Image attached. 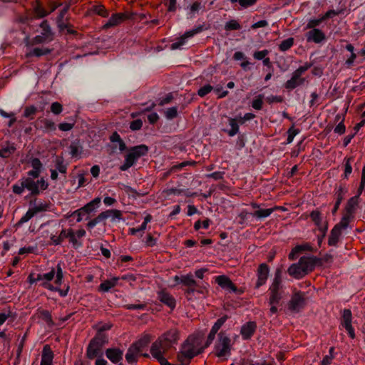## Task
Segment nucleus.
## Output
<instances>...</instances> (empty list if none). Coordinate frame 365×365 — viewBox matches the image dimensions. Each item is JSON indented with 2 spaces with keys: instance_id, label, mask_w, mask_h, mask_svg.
I'll use <instances>...</instances> for the list:
<instances>
[{
  "instance_id": "1",
  "label": "nucleus",
  "mask_w": 365,
  "mask_h": 365,
  "mask_svg": "<svg viewBox=\"0 0 365 365\" xmlns=\"http://www.w3.org/2000/svg\"><path fill=\"white\" fill-rule=\"evenodd\" d=\"M283 293L282 271L277 269L269 287V315L275 314L278 312L277 306L283 298Z\"/></svg>"
},
{
  "instance_id": "2",
  "label": "nucleus",
  "mask_w": 365,
  "mask_h": 365,
  "mask_svg": "<svg viewBox=\"0 0 365 365\" xmlns=\"http://www.w3.org/2000/svg\"><path fill=\"white\" fill-rule=\"evenodd\" d=\"M204 349L202 345V339L197 336L191 335L182 344L178 358L182 363H188L191 359L200 354Z\"/></svg>"
},
{
  "instance_id": "3",
  "label": "nucleus",
  "mask_w": 365,
  "mask_h": 365,
  "mask_svg": "<svg viewBox=\"0 0 365 365\" xmlns=\"http://www.w3.org/2000/svg\"><path fill=\"white\" fill-rule=\"evenodd\" d=\"M19 182V184L16 183L12 186V191L17 195H21L26 189L30 192L31 195H37L41 192L46 190L48 186V182L43 178L36 181L31 179V178H22Z\"/></svg>"
},
{
  "instance_id": "4",
  "label": "nucleus",
  "mask_w": 365,
  "mask_h": 365,
  "mask_svg": "<svg viewBox=\"0 0 365 365\" xmlns=\"http://www.w3.org/2000/svg\"><path fill=\"white\" fill-rule=\"evenodd\" d=\"M55 277V284L57 286H61L63 282V274L60 264H57L56 269L52 268L51 271L47 273L38 274V279H40L41 281L40 286L50 291L58 290L56 287L50 283Z\"/></svg>"
},
{
  "instance_id": "5",
  "label": "nucleus",
  "mask_w": 365,
  "mask_h": 365,
  "mask_svg": "<svg viewBox=\"0 0 365 365\" xmlns=\"http://www.w3.org/2000/svg\"><path fill=\"white\" fill-rule=\"evenodd\" d=\"M150 336L148 334L143 336L135 343L133 344L128 349L125 354V359L130 364H133L138 361L140 356H148L147 353H144V349L150 342Z\"/></svg>"
},
{
  "instance_id": "6",
  "label": "nucleus",
  "mask_w": 365,
  "mask_h": 365,
  "mask_svg": "<svg viewBox=\"0 0 365 365\" xmlns=\"http://www.w3.org/2000/svg\"><path fill=\"white\" fill-rule=\"evenodd\" d=\"M148 152V147L144 144L130 148L125 157L124 163L120 166V170H128L140 157L147 155Z\"/></svg>"
},
{
  "instance_id": "7",
  "label": "nucleus",
  "mask_w": 365,
  "mask_h": 365,
  "mask_svg": "<svg viewBox=\"0 0 365 365\" xmlns=\"http://www.w3.org/2000/svg\"><path fill=\"white\" fill-rule=\"evenodd\" d=\"M108 341V336L105 333L97 332L96 336L90 341L86 351L88 359H93L103 354L102 349Z\"/></svg>"
},
{
  "instance_id": "8",
  "label": "nucleus",
  "mask_w": 365,
  "mask_h": 365,
  "mask_svg": "<svg viewBox=\"0 0 365 365\" xmlns=\"http://www.w3.org/2000/svg\"><path fill=\"white\" fill-rule=\"evenodd\" d=\"M312 66L309 63H305L304 65L299 66L292 73L291 78L287 81L284 83V88L287 90H293L297 87L303 85L306 79L302 77V75L308 71Z\"/></svg>"
},
{
  "instance_id": "9",
  "label": "nucleus",
  "mask_w": 365,
  "mask_h": 365,
  "mask_svg": "<svg viewBox=\"0 0 365 365\" xmlns=\"http://www.w3.org/2000/svg\"><path fill=\"white\" fill-rule=\"evenodd\" d=\"M231 347L232 343L229 336L223 331L220 332L215 347L216 355L218 357H226L230 356Z\"/></svg>"
},
{
  "instance_id": "10",
  "label": "nucleus",
  "mask_w": 365,
  "mask_h": 365,
  "mask_svg": "<svg viewBox=\"0 0 365 365\" xmlns=\"http://www.w3.org/2000/svg\"><path fill=\"white\" fill-rule=\"evenodd\" d=\"M41 227L43 229L42 236L45 239L49 240L48 245L55 246L56 239L59 232V228H61L60 223L56 221H49L41 225Z\"/></svg>"
},
{
  "instance_id": "11",
  "label": "nucleus",
  "mask_w": 365,
  "mask_h": 365,
  "mask_svg": "<svg viewBox=\"0 0 365 365\" xmlns=\"http://www.w3.org/2000/svg\"><path fill=\"white\" fill-rule=\"evenodd\" d=\"M42 31L39 35L36 36L31 41V45L41 44L50 42L53 40V34L51 28L46 21H43L40 24Z\"/></svg>"
},
{
  "instance_id": "12",
  "label": "nucleus",
  "mask_w": 365,
  "mask_h": 365,
  "mask_svg": "<svg viewBox=\"0 0 365 365\" xmlns=\"http://www.w3.org/2000/svg\"><path fill=\"white\" fill-rule=\"evenodd\" d=\"M203 30V26L200 25L195 27L194 29L187 31L183 35H182L175 42L173 43L170 46L172 50L180 49L184 46L187 40L200 34Z\"/></svg>"
},
{
  "instance_id": "13",
  "label": "nucleus",
  "mask_w": 365,
  "mask_h": 365,
  "mask_svg": "<svg viewBox=\"0 0 365 365\" xmlns=\"http://www.w3.org/2000/svg\"><path fill=\"white\" fill-rule=\"evenodd\" d=\"M68 240L69 244L74 249H78L83 245L82 238L86 236V231L83 229H79L75 230L72 228H69L68 232Z\"/></svg>"
},
{
  "instance_id": "14",
  "label": "nucleus",
  "mask_w": 365,
  "mask_h": 365,
  "mask_svg": "<svg viewBox=\"0 0 365 365\" xmlns=\"http://www.w3.org/2000/svg\"><path fill=\"white\" fill-rule=\"evenodd\" d=\"M305 305L304 294L297 292L293 294L288 303V309L292 312H299Z\"/></svg>"
},
{
  "instance_id": "15",
  "label": "nucleus",
  "mask_w": 365,
  "mask_h": 365,
  "mask_svg": "<svg viewBox=\"0 0 365 365\" xmlns=\"http://www.w3.org/2000/svg\"><path fill=\"white\" fill-rule=\"evenodd\" d=\"M310 218L317 227L319 231L323 233V235H326L328 230V223L326 217L319 211L313 210L310 213Z\"/></svg>"
},
{
  "instance_id": "16",
  "label": "nucleus",
  "mask_w": 365,
  "mask_h": 365,
  "mask_svg": "<svg viewBox=\"0 0 365 365\" xmlns=\"http://www.w3.org/2000/svg\"><path fill=\"white\" fill-rule=\"evenodd\" d=\"M165 348L170 349L179 340V331L176 329H171L158 337Z\"/></svg>"
},
{
  "instance_id": "17",
  "label": "nucleus",
  "mask_w": 365,
  "mask_h": 365,
  "mask_svg": "<svg viewBox=\"0 0 365 365\" xmlns=\"http://www.w3.org/2000/svg\"><path fill=\"white\" fill-rule=\"evenodd\" d=\"M352 314L350 309H345L342 313V317L341 321V324L347 331L349 336L351 339L355 338V332L354 329L352 327Z\"/></svg>"
},
{
  "instance_id": "18",
  "label": "nucleus",
  "mask_w": 365,
  "mask_h": 365,
  "mask_svg": "<svg viewBox=\"0 0 365 365\" xmlns=\"http://www.w3.org/2000/svg\"><path fill=\"white\" fill-rule=\"evenodd\" d=\"M269 274V268L265 263L260 264L257 270V282L255 286V289H259L267 282Z\"/></svg>"
},
{
  "instance_id": "19",
  "label": "nucleus",
  "mask_w": 365,
  "mask_h": 365,
  "mask_svg": "<svg viewBox=\"0 0 365 365\" xmlns=\"http://www.w3.org/2000/svg\"><path fill=\"white\" fill-rule=\"evenodd\" d=\"M168 350V348L164 346V343L158 338L155 342L153 343L150 347V354L157 361H159L165 356V353Z\"/></svg>"
},
{
  "instance_id": "20",
  "label": "nucleus",
  "mask_w": 365,
  "mask_h": 365,
  "mask_svg": "<svg viewBox=\"0 0 365 365\" xmlns=\"http://www.w3.org/2000/svg\"><path fill=\"white\" fill-rule=\"evenodd\" d=\"M128 16L125 13H115L113 14L108 21L102 26L103 30L108 29L110 28L115 27L122 24Z\"/></svg>"
},
{
  "instance_id": "21",
  "label": "nucleus",
  "mask_w": 365,
  "mask_h": 365,
  "mask_svg": "<svg viewBox=\"0 0 365 365\" xmlns=\"http://www.w3.org/2000/svg\"><path fill=\"white\" fill-rule=\"evenodd\" d=\"M215 282L223 289L229 292L235 293L237 291V287L232 283L230 279L226 275H219L215 277Z\"/></svg>"
},
{
  "instance_id": "22",
  "label": "nucleus",
  "mask_w": 365,
  "mask_h": 365,
  "mask_svg": "<svg viewBox=\"0 0 365 365\" xmlns=\"http://www.w3.org/2000/svg\"><path fill=\"white\" fill-rule=\"evenodd\" d=\"M36 128L43 133H49L56 130L55 123L48 118H38L36 122Z\"/></svg>"
},
{
  "instance_id": "23",
  "label": "nucleus",
  "mask_w": 365,
  "mask_h": 365,
  "mask_svg": "<svg viewBox=\"0 0 365 365\" xmlns=\"http://www.w3.org/2000/svg\"><path fill=\"white\" fill-rule=\"evenodd\" d=\"M158 299L170 307L171 309H173L175 307L176 302L175 298L168 292L162 290L158 292Z\"/></svg>"
},
{
  "instance_id": "24",
  "label": "nucleus",
  "mask_w": 365,
  "mask_h": 365,
  "mask_svg": "<svg viewBox=\"0 0 365 365\" xmlns=\"http://www.w3.org/2000/svg\"><path fill=\"white\" fill-rule=\"evenodd\" d=\"M307 40L309 42H314L316 43H321L325 39V34L323 31L318 29H313L307 33Z\"/></svg>"
},
{
  "instance_id": "25",
  "label": "nucleus",
  "mask_w": 365,
  "mask_h": 365,
  "mask_svg": "<svg viewBox=\"0 0 365 365\" xmlns=\"http://www.w3.org/2000/svg\"><path fill=\"white\" fill-rule=\"evenodd\" d=\"M298 263L300 264L306 275L312 272L315 267V261L312 258L308 257H301Z\"/></svg>"
},
{
  "instance_id": "26",
  "label": "nucleus",
  "mask_w": 365,
  "mask_h": 365,
  "mask_svg": "<svg viewBox=\"0 0 365 365\" xmlns=\"http://www.w3.org/2000/svg\"><path fill=\"white\" fill-rule=\"evenodd\" d=\"M256 324L254 322H249L245 324L240 330V334L243 339H249L255 333L256 329Z\"/></svg>"
},
{
  "instance_id": "27",
  "label": "nucleus",
  "mask_w": 365,
  "mask_h": 365,
  "mask_svg": "<svg viewBox=\"0 0 365 365\" xmlns=\"http://www.w3.org/2000/svg\"><path fill=\"white\" fill-rule=\"evenodd\" d=\"M87 15L97 14L102 17H108L109 11L105 8L103 4L93 5L86 11Z\"/></svg>"
},
{
  "instance_id": "28",
  "label": "nucleus",
  "mask_w": 365,
  "mask_h": 365,
  "mask_svg": "<svg viewBox=\"0 0 365 365\" xmlns=\"http://www.w3.org/2000/svg\"><path fill=\"white\" fill-rule=\"evenodd\" d=\"M53 353L48 345H45L43 348L41 365H52Z\"/></svg>"
},
{
  "instance_id": "29",
  "label": "nucleus",
  "mask_w": 365,
  "mask_h": 365,
  "mask_svg": "<svg viewBox=\"0 0 365 365\" xmlns=\"http://www.w3.org/2000/svg\"><path fill=\"white\" fill-rule=\"evenodd\" d=\"M287 272L290 276L298 279L306 275L298 262L291 264L287 269Z\"/></svg>"
},
{
  "instance_id": "30",
  "label": "nucleus",
  "mask_w": 365,
  "mask_h": 365,
  "mask_svg": "<svg viewBox=\"0 0 365 365\" xmlns=\"http://www.w3.org/2000/svg\"><path fill=\"white\" fill-rule=\"evenodd\" d=\"M361 194L358 192V194L352 197H351L346 204V214L351 215L354 217L355 211L359 204V199Z\"/></svg>"
},
{
  "instance_id": "31",
  "label": "nucleus",
  "mask_w": 365,
  "mask_h": 365,
  "mask_svg": "<svg viewBox=\"0 0 365 365\" xmlns=\"http://www.w3.org/2000/svg\"><path fill=\"white\" fill-rule=\"evenodd\" d=\"M51 52V50L47 48H34L27 51L25 53L26 58H31L33 56L41 57L47 55Z\"/></svg>"
},
{
  "instance_id": "32",
  "label": "nucleus",
  "mask_w": 365,
  "mask_h": 365,
  "mask_svg": "<svg viewBox=\"0 0 365 365\" xmlns=\"http://www.w3.org/2000/svg\"><path fill=\"white\" fill-rule=\"evenodd\" d=\"M174 279L177 284H182L187 287H194L196 285V281L191 274L182 275L181 277L175 276Z\"/></svg>"
},
{
  "instance_id": "33",
  "label": "nucleus",
  "mask_w": 365,
  "mask_h": 365,
  "mask_svg": "<svg viewBox=\"0 0 365 365\" xmlns=\"http://www.w3.org/2000/svg\"><path fill=\"white\" fill-rule=\"evenodd\" d=\"M106 354L107 358L115 364L119 362L123 358V351L118 349H108Z\"/></svg>"
},
{
  "instance_id": "34",
  "label": "nucleus",
  "mask_w": 365,
  "mask_h": 365,
  "mask_svg": "<svg viewBox=\"0 0 365 365\" xmlns=\"http://www.w3.org/2000/svg\"><path fill=\"white\" fill-rule=\"evenodd\" d=\"M119 278L114 277L110 279L105 280L98 287V291L102 292H108L112 288L116 286Z\"/></svg>"
},
{
  "instance_id": "35",
  "label": "nucleus",
  "mask_w": 365,
  "mask_h": 365,
  "mask_svg": "<svg viewBox=\"0 0 365 365\" xmlns=\"http://www.w3.org/2000/svg\"><path fill=\"white\" fill-rule=\"evenodd\" d=\"M15 150L16 147L14 144L7 142L1 148H0V158H7L10 157Z\"/></svg>"
},
{
  "instance_id": "36",
  "label": "nucleus",
  "mask_w": 365,
  "mask_h": 365,
  "mask_svg": "<svg viewBox=\"0 0 365 365\" xmlns=\"http://www.w3.org/2000/svg\"><path fill=\"white\" fill-rule=\"evenodd\" d=\"M341 235V231L338 229V227H333L331 230L328 245L329 246H336L339 241L340 237Z\"/></svg>"
},
{
  "instance_id": "37",
  "label": "nucleus",
  "mask_w": 365,
  "mask_h": 365,
  "mask_svg": "<svg viewBox=\"0 0 365 365\" xmlns=\"http://www.w3.org/2000/svg\"><path fill=\"white\" fill-rule=\"evenodd\" d=\"M68 9L66 7L63 8L61 13L59 14L57 18V25L58 29L61 31H63L64 29H67L68 33L73 34L74 31L73 29L68 28V24L63 21L65 14L67 12Z\"/></svg>"
},
{
  "instance_id": "38",
  "label": "nucleus",
  "mask_w": 365,
  "mask_h": 365,
  "mask_svg": "<svg viewBox=\"0 0 365 365\" xmlns=\"http://www.w3.org/2000/svg\"><path fill=\"white\" fill-rule=\"evenodd\" d=\"M101 201V200L100 197H96L86 205H84L82 209L86 214H90L99 207Z\"/></svg>"
},
{
  "instance_id": "39",
  "label": "nucleus",
  "mask_w": 365,
  "mask_h": 365,
  "mask_svg": "<svg viewBox=\"0 0 365 365\" xmlns=\"http://www.w3.org/2000/svg\"><path fill=\"white\" fill-rule=\"evenodd\" d=\"M312 247L308 243L297 245L295 247L292 249V250L289 253V258L290 259H294L299 252L302 251H310Z\"/></svg>"
},
{
  "instance_id": "40",
  "label": "nucleus",
  "mask_w": 365,
  "mask_h": 365,
  "mask_svg": "<svg viewBox=\"0 0 365 365\" xmlns=\"http://www.w3.org/2000/svg\"><path fill=\"white\" fill-rule=\"evenodd\" d=\"M277 209V207L267 209H259L252 212V215L257 219H262L269 217L274 210Z\"/></svg>"
},
{
  "instance_id": "41",
  "label": "nucleus",
  "mask_w": 365,
  "mask_h": 365,
  "mask_svg": "<svg viewBox=\"0 0 365 365\" xmlns=\"http://www.w3.org/2000/svg\"><path fill=\"white\" fill-rule=\"evenodd\" d=\"M353 216L345 213L342 218L341 219L340 222L337 223L334 226V227H338V229L341 231L342 230H346L348 227L349 222H351V220H353Z\"/></svg>"
},
{
  "instance_id": "42",
  "label": "nucleus",
  "mask_w": 365,
  "mask_h": 365,
  "mask_svg": "<svg viewBox=\"0 0 365 365\" xmlns=\"http://www.w3.org/2000/svg\"><path fill=\"white\" fill-rule=\"evenodd\" d=\"M34 215H37L40 212L47 211L48 209V204L43 202H37L30 207Z\"/></svg>"
},
{
  "instance_id": "43",
  "label": "nucleus",
  "mask_w": 365,
  "mask_h": 365,
  "mask_svg": "<svg viewBox=\"0 0 365 365\" xmlns=\"http://www.w3.org/2000/svg\"><path fill=\"white\" fill-rule=\"evenodd\" d=\"M55 168L58 173L65 175L67 173V165L64 163L62 157H56L55 160Z\"/></svg>"
},
{
  "instance_id": "44",
  "label": "nucleus",
  "mask_w": 365,
  "mask_h": 365,
  "mask_svg": "<svg viewBox=\"0 0 365 365\" xmlns=\"http://www.w3.org/2000/svg\"><path fill=\"white\" fill-rule=\"evenodd\" d=\"M69 228H59V232L56 239L55 246L61 245L66 239L68 240Z\"/></svg>"
},
{
  "instance_id": "45",
  "label": "nucleus",
  "mask_w": 365,
  "mask_h": 365,
  "mask_svg": "<svg viewBox=\"0 0 365 365\" xmlns=\"http://www.w3.org/2000/svg\"><path fill=\"white\" fill-rule=\"evenodd\" d=\"M229 125L231 128L227 131L230 136H234L239 132V125L235 118H229Z\"/></svg>"
},
{
  "instance_id": "46",
  "label": "nucleus",
  "mask_w": 365,
  "mask_h": 365,
  "mask_svg": "<svg viewBox=\"0 0 365 365\" xmlns=\"http://www.w3.org/2000/svg\"><path fill=\"white\" fill-rule=\"evenodd\" d=\"M204 8V6L202 5L200 1H195L193 2L190 6L187 7L189 9L188 14L192 17L197 12H198L200 9Z\"/></svg>"
},
{
  "instance_id": "47",
  "label": "nucleus",
  "mask_w": 365,
  "mask_h": 365,
  "mask_svg": "<svg viewBox=\"0 0 365 365\" xmlns=\"http://www.w3.org/2000/svg\"><path fill=\"white\" fill-rule=\"evenodd\" d=\"M35 215L31 210V208L29 209V210L26 212L24 215H23L21 219L18 221L16 225L17 226H21L24 223L29 222L33 217H34Z\"/></svg>"
},
{
  "instance_id": "48",
  "label": "nucleus",
  "mask_w": 365,
  "mask_h": 365,
  "mask_svg": "<svg viewBox=\"0 0 365 365\" xmlns=\"http://www.w3.org/2000/svg\"><path fill=\"white\" fill-rule=\"evenodd\" d=\"M294 44L293 38H288L281 42L279 46V48L282 51H286L289 50Z\"/></svg>"
},
{
  "instance_id": "49",
  "label": "nucleus",
  "mask_w": 365,
  "mask_h": 365,
  "mask_svg": "<svg viewBox=\"0 0 365 365\" xmlns=\"http://www.w3.org/2000/svg\"><path fill=\"white\" fill-rule=\"evenodd\" d=\"M39 318L46 322L48 325L53 324L52 317L48 310H41L39 312Z\"/></svg>"
},
{
  "instance_id": "50",
  "label": "nucleus",
  "mask_w": 365,
  "mask_h": 365,
  "mask_svg": "<svg viewBox=\"0 0 365 365\" xmlns=\"http://www.w3.org/2000/svg\"><path fill=\"white\" fill-rule=\"evenodd\" d=\"M263 98L262 94L258 95L252 102V107L255 110H261L263 106Z\"/></svg>"
},
{
  "instance_id": "51",
  "label": "nucleus",
  "mask_w": 365,
  "mask_h": 365,
  "mask_svg": "<svg viewBox=\"0 0 365 365\" xmlns=\"http://www.w3.org/2000/svg\"><path fill=\"white\" fill-rule=\"evenodd\" d=\"M232 4L238 2L242 8L246 9L253 6L257 0H229Z\"/></svg>"
},
{
  "instance_id": "52",
  "label": "nucleus",
  "mask_w": 365,
  "mask_h": 365,
  "mask_svg": "<svg viewBox=\"0 0 365 365\" xmlns=\"http://www.w3.org/2000/svg\"><path fill=\"white\" fill-rule=\"evenodd\" d=\"M107 212L109 215V218L113 222L122 219V212L118 210H108Z\"/></svg>"
},
{
  "instance_id": "53",
  "label": "nucleus",
  "mask_w": 365,
  "mask_h": 365,
  "mask_svg": "<svg viewBox=\"0 0 365 365\" xmlns=\"http://www.w3.org/2000/svg\"><path fill=\"white\" fill-rule=\"evenodd\" d=\"M225 29L227 31L231 30H239L241 29L240 24L237 22V21L232 19L227 21L225 24Z\"/></svg>"
},
{
  "instance_id": "54",
  "label": "nucleus",
  "mask_w": 365,
  "mask_h": 365,
  "mask_svg": "<svg viewBox=\"0 0 365 365\" xmlns=\"http://www.w3.org/2000/svg\"><path fill=\"white\" fill-rule=\"evenodd\" d=\"M299 133V130L294 128V126H292L287 131V143L289 144L291 143L294 137Z\"/></svg>"
},
{
  "instance_id": "55",
  "label": "nucleus",
  "mask_w": 365,
  "mask_h": 365,
  "mask_svg": "<svg viewBox=\"0 0 365 365\" xmlns=\"http://www.w3.org/2000/svg\"><path fill=\"white\" fill-rule=\"evenodd\" d=\"M213 90V87L210 84H207L199 88L197 94L200 97H204Z\"/></svg>"
},
{
  "instance_id": "56",
  "label": "nucleus",
  "mask_w": 365,
  "mask_h": 365,
  "mask_svg": "<svg viewBox=\"0 0 365 365\" xmlns=\"http://www.w3.org/2000/svg\"><path fill=\"white\" fill-rule=\"evenodd\" d=\"M227 317L226 316L222 317L217 320V322L212 326L211 330L212 332H217L220 327L225 324Z\"/></svg>"
},
{
  "instance_id": "57",
  "label": "nucleus",
  "mask_w": 365,
  "mask_h": 365,
  "mask_svg": "<svg viewBox=\"0 0 365 365\" xmlns=\"http://www.w3.org/2000/svg\"><path fill=\"white\" fill-rule=\"evenodd\" d=\"M31 165L32 167V170H38L41 172L43 169V164L41 163V160L37 158H34L31 160Z\"/></svg>"
},
{
  "instance_id": "58",
  "label": "nucleus",
  "mask_w": 365,
  "mask_h": 365,
  "mask_svg": "<svg viewBox=\"0 0 365 365\" xmlns=\"http://www.w3.org/2000/svg\"><path fill=\"white\" fill-rule=\"evenodd\" d=\"M210 220L209 219H207L202 222L198 220L197 222H195V225H194V228L196 230H200V228H204V229H208L209 226H210Z\"/></svg>"
},
{
  "instance_id": "59",
  "label": "nucleus",
  "mask_w": 365,
  "mask_h": 365,
  "mask_svg": "<svg viewBox=\"0 0 365 365\" xmlns=\"http://www.w3.org/2000/svg\"><path fill=\"white\" fill-rule=\"evenodd\" d=\"M269 53V51L267 49L255 51L253 53V57L256 60H263L267 56Z\"/></svg>"
},
{
  "instance_id": "60",
  "label": "nucleus",
  "mask_w": 365,
  "mask_h": 365,
  "mask_svg": "<svg viewBox=\"0 0 365 365\" xmlns=\"http://www.w3.org/2000/svg\"><path fill=\"white\" fill-rule=\"evenodd\" d=\"M36 108L34 106L26 107L24 112V116L25 118H33L32 116L36 113Z\"/></svg>"
},
{
  "instance_id": "61",
  "label": "nucleus",
  "mask_w": 365,
  "mask_h": 365,
  "mask_svg": "<svg viewBox=\"0 0 365 365\" xmlns=\"http://www.w3.org/2000/svg\"><path fill=\"white\" fill-rule=\"evenodd\" d=\"M63 110V106L61 103L58 102H53L51 103V111L55 114L58 115L60 114Z\"/></svg>"
},
{
  "instance_id": "62",
  "label": "nucleus",
  "mask_w": 365,
  "mask_h": 365,
  "mask_svg": "<svg viewBox=\"0 0 365 365\" xmlns=\"http://www.w3.org/2000/svg\"><path fill=\"white\" fill-rule=\"evenodd\" d=\"M178 115V109L176 107H171L168 108L165 112V117L168 119H173L175 118Z\"/></svg>"
},
{
  "instance_id": "63",
  "label": "nucleus",
  "mask_w": 365,
  "mask_h": 365,
  "mask_svg": "<svg viewBox=\"0 0 365 365\" xmlns=\"http://www.w3.org/2000/svg\"><path fill=\"white\" fill-rule=\"evenodd\" d=\"M11 312L9 309L0 312V327L10 317H11Z\"/></svg>"
},
{
  "instance_id": "64",
  "label": "nucleus",
  "mask_w": 365,
  "mask_h": 365,
  "mask_svg": "<svg viewBox=\"0 0 365 365\" xmlns=\"http://www.w3.org/2000/svg\"><path fill=\"white\" fill-rule=\"evenodd\" d=\"M143 125V121L140 119H137L135 120H133L130 123V128L132 130H138L142 128Z\"/></svg>"
}]
</instances>
